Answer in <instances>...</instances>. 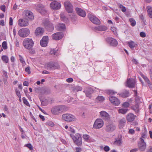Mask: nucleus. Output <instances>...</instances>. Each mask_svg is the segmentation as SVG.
<instances>
[{
	"instance_id": "obj_5",
	"label": "nucleus",
	"mask_w": 152,
	"mask_h": 152,
	"mask_svg": "<svg viewBox=\"0 0 152 152\" xmlns=\"http://www.w3.org/2000/svg\"><path fill=\"white\" fill-rule=\"evenodd\" d=\"M72 137L74 143L77 145L80 146L82 144V137L80 134H76L75 136H72Z\"/></svg>"
},
{
	"instance_id": "obj_12",
	"label": "nucleus",
	"mask_w": 152,
	"mask_h": 152,
	"mask_svg": "<svg viewBox=\"0 0 152 152\" xmlns=\"http://www.w3.org/2000/svg\"><path fill=\"white\" fill-rule=\"evenodd\" d=\"M109 99L113 104L115 106H118L120 103V100L117 97L114 96L109 97Z\"/></svg>"
},
{
	"instance_id": "obj_44",
	"label": "nucleus",
	"mask_w": 152,
	"mask_h": 152,
	"mask_svg": "<svg viewBox=\"0 0 152 152\" xmlns=\"http://www.w3.org/2000/svg\"><path fill=\"white\" fill-rule=\"evenodd\" d=\"M121 143L122 142L120 140H116L114 142V144L118 145H120L121 144Z\"/></svg>"
},
{
	"instance_id": "obj_32",
	"label": "nucleus",
	"mask_w": 152,
	"mask_h": 152,
	"mask_svg": "<svg viewBox=\"0 0 152 152\" xmlns=\"http://www.w3.org/2000/svg\"><path fill=\"white\" fill-rule=\"evenodd\" d=\"M107 93L110 95H111L115 94L117 92L113 90H108L106 91Z\"/></svg>"
},
{
	"instance_id": "obj_31",
	"label": "nucleus",
	"mask_w": 152,
	"mask_h": 152,
	"mask_svg": "<svg viewBox=\"0 0 152 152\" xmlns=\"http://www.w3.org/2000/svg\"><path fill=\"white\" fill-rule=\"evenodd\" d=\"M1 59L5 63H8L9 59L8 57L6 55H3L1 56Z\"/></svg>"
},
{
	"instance_id": "obj_23",
	"label": "nucleus",
	"mask_w": 152,
	"mask_h": 152,
	"mask_svg": "<svg viewBox=\"0 0 152 152\" xmlns=\"http://www.w3.org/2000/svg\"><path fill=\"white\" fill-rule=\"evenodd\" d=\"M93 90L90 87L86 88L84 92L86 94V95L87 96L89 97L90 98L91 97V94L93 92Z\"/></svg>"
},
{
	"instance_id": "obj_33",
	"label": "nucleus",
	"mask_w": 152,
	"mask_h": 152,
	"mask_svg": "<svg viewBox=\"0 0 152 152\" xmlns=\"http://www.w3.org/2000/svg\"><path fill=\"white\" fill-rule=\"evenodd\" d=\"M83 139L86 142H89L90 141V137L87 134H84L83 135Z\"/></svg>"
},
{
	"instance_id": "obj_49",
	"label": "nucleus",
	"mask_w": 152,
	"mask_h": 152,
	"mask_svg": "<svg viewBox=\"0 0 152 152\" xmlns=\"http://www.w3.org/2000/svg\"><path fill=\"white\" fill-rule=\"evenodd\" d=\"M25 71L26 72H27L28 74H30L31 73L30 67L29 66H28L25 69Z\"/></svg>"
},
{
	"instance_id": "obj_35",
	"label": "nucleus",
	"mask_w": 152,
	"mask_h": 152,
	"mask_svg": "<svg viewBox=\"0 0 152 152\" xmlns=\"http://www.w3.org/2000/svg\"><path fill=\"white\" fill-rule=\"evenodd\" d=\"M19 60L20 62L22 64L23 66H25L26 64V62L24 60L23 57L20 55H19Z\"/></svg>"
},
{
	"instance_id": "obj_1",
	"label": "nucleus",
	"mask_w": 152,
	"mask_h": 152,
	"mask_svg": "<svg viewBox=\"0 0 152 152\" xmlns=\"http://www.w3.org/2000/svg\"><path fill=\"white\" fill-rule=\"evenodd\" d=\"M34 42L31 39L26 38L23 40V45L26 49L30 50L33 47Z\"/></svg>"
},
{
	"instance_id": "obj_28",
	"label": "nucleus",
	"mask_w": 152,
	"mask_h": 152,
	"mask_svg": "<svg viewBox=\"0 0 152 152\" xmlns=\"http://www.w3.org/2000/svg\"><path fill=\"white\" fill-rule=\"evenodd\" d=\"M131 109L134 110L136 113H138L139 111L138 104H137L133 105L131 107Z\"/></svg>"
},
{
	"instance_id": "obj_24",
	"label": "nucleus",
	"mask_w": 152,
	"mask_h": 152,
	"mask_svg": "<svg viewBox=\"0 0 152 152\" xmlns=\"http://www.w3.org/2000/svg\"><path fill=\"white\" fill-rule=\"evenodd\" d=\"M126 123V120L124 118L121 119L119 123V127L121 129L123 128Z\"/></svg>"
},
{
	"instance_id": "obj_54",
	"label": "nucleus",
	"mask_w": 152,
	"mask_h": 152,
	"mask_svg": "<svg viewBox=\"0 0 152 152\" xmlns=\"http://www.w3.org/2000/svg\"><path fill=\"white\" fill-rule=\"evenodd\" d=\"M104 150L105 151L107 152V151H109V150H110V148L109 146H106L104 147Z\"/></svg>"
},
{
	"instance_id": "obj_48",
	"label": "nucleus",
	"mask_w": 152,
	"mask_h": 152,
	"mask_svg": "<svg viewBox=\"0 0 152 152\" xmlns=\"http://www.w3.org/2000/svg\"><path fill=\"white\" fill-rule=\"evenodd\" d=\"M47 124L51 127H53L54 126V124L53 122L52 121H48L47 122Z\"/></svg>"
},
{
	"instance_id": "obj_9",
	"label": "nucleus",
	"mask_w": 152,
	"mask_h": 152,
	"mask_svg": "<svg viewBox=\"0 0 152 152\" xmlns=\"http://www.w3.org/2000/svg\"><path fill=\"white\" fill-rule=\"evenodd\" d=\"M140 141L138 143V147L139 150L141 151H144L146 148V144L144 140L142 138H140Z\"/></svg>"
},
{
	"instance_id": "obj_64",
	"label": "nucleus",
	"mask_w": 152,
	"mask_h": 152,
	"mask_svg": "<svg viewBox=\"0 0 152 152\" xmlns=\"http://www.w3.org/2000/svg\"><path fill=\"white\" fill-rule=\"evenodd\" d=\"M0 25L2 26H4V22L3 20H1L0 21Z\"/></svg>"
},
{
	"instance_id": "obj_58",
	"label": "nucleus",
	"mask_w": 152,
	"mask_h": 152,
	"mask_svg": "<svg viewBox=\"0 0 152 152\" xmlns=\"http://www.w3.org/2000/svg\"><path fill=\"white\" fill-rule=\"evenodd\" d=\"M69 130L72 133H75V130L71 126L69 127Z\"/></svg>"
},
{
	"instance_id": "obj_6",
	"label": "nucleus",
	"mask_w": 152,
	"mask_h": 152,
	"mask_svg": "<svg viewBox=\"0 0 152 152\" xmlns=\"http://www.w3.org/2000/svg\"><path fill=\"white\" fill-rule=\"evenodd\" d=\"M29 33V30L28 29L25 28L20 29L18 32V34L19 36L22 37H27Z\"/></svg>"
},
{
	"instance_id": "obj_42",
	"label": "nucleus",
	"mask_w": 152,
	"mask_h": 152,
	"mask_svg": "<svg viewBox=\"0 0 152 152\" xmlns=\"http://www.w3.org/2000/svg\"><path fill=\"white\" fill-rule=\"evenodd\" d=\"M129 21L130 22L131 25L132 26H134L136 25V21L133 18L129 19Z\"/></svg>"
},
{
	"instance_id": "obj_52",
	"label": "nucleus",
	"mask_w": 152,
	"mask_h": 152,
	"mask_svg": "<svg viewBox=\"0 0 152 152\" xmlns=\"http://www.w3.org/2000/svg\"><path fill=\"white\" fill-rule=\"evenodd\" d=\"M111 30L114 33V34H115L116 32V28L114 27H112L111 28Z\"/></svg>"
},
{
	"instance_id": "obj_3",
	"label": "nucleus",
	"mask_w": 152,
	"mask_h": 152,
	"mask_svg": "<svg viewBox=\"0 0 152 152\" xmlns=\"http://www.w3.org/2000/svg\"><path fill=\"white\" fill-rule=\"evenodd\" d=\"M46 67L47 69H58L60 66L57 63L50 62L47 64Z\"/></svg>"
},
{
	"instance_id": "obj_18",
	"label": "nucleus",
	"mask_w": 152,
	"mask_h": 152,
	"mask_svg": "<svg viewBox=\"0 0 152 152\" xmlns=\"http://www.w3.org/2000/svg\"><path fill=\"white\" fill-rule=\"evenodd\" d=\"M116 128L115 126L113 124L107 125L105 128L106 131L108 132H111L114 131Z\"/></svg>"
},
{
	"instance_id": "obj_50",
	"label": "nucleus",
	"mask_w": 152,
	"mask_h": 152,
	"mask_svg": "<svg viewBox=\"0 0 152 152\" xmlns=\"http://www.w3.org/2000/svg\"><path fill=\"white\" fill-rule=\"evenodd\" d=\"M15 92L16 95L19 98H20L21 95L20 91L16 89L15 90Z\"/></svg>"
},
{
	"instance_id": "obj_27",
	"label": "nucleus",
	"mask_w": 152,
	"mask_h": 152,
	"mask_svg": "<svg viewBox=\"0 0 152 152\" xmlns=\"http://www.w3.org/2000/svg\"><path fill=\"white\" fill-rule=\"evenodd\" d=\"M118 94L123 98H126L129 96V93L128 91L126 90L124 92Z\"/></svg>"
},
{
	"instance_id": "obj_63",
	"label": "nucleus",
	"mask_w": 152,
	"mask_h": 152,
	"mask_svg": "<svg viewBox=\"0 0 152 152\" xmlns=\"http://www.w3.org/2000/svg\"><path fill=\"white\" fill-rule=\"evenodd\" d=\"M129 132L131 134H133L134 133V130L132 129H130L129 130Z\"/></svg>"
},
{
	"instance_id": "obj_25",
	"label": "nucleus",
	"mask_w": 152,
	"mask_h": 152,
	"mask_svg": "<svg viewBox=\"0 0 152 152\" xmlns=\"http://www.w3.org/2000/svg\"><path fill=\"white\" fill-rule=\"evenodd\" d=\"M127 120L129 122H131L134 121V115L132 113L128 114L126 117Z\"/></svg>"
},
{
	"instance_id": "obj_34",
	"label": "nucleus",
	"mask_w": 152,
	"mask_h": 152,
	"mask_svg": "<svg viewBox=\"0 0 152 152\" xmlns=\"http://www.w3.org/2000/svg\"><path fill=\"white\" fill-rule=\"evenodd\" d=\"M128 110V109L126 108H121L119 109L118 111L119 113L124 114L126 113L127 112Z\"/></svg>"
},
{
	"instance_id": "obj_17",
	"label": "nucleus",
	"mask_w": 152,
	"mask_h": 152,
	"mask_svg": "<svg viewBox=\"0 0 152 152\" xmlns=\"http://www.w3.org/2000/svg\"><path fill=\"white\" fill-rule=\"evenodd\" d=\"M50 6L52 9L57 10L60 9L61 6L60 3L56 1H54L50 4Z\"/></svg>"
},
{
	"instance_id": "obj_45",
	"label": "nucleus",
	"mask_w": 152,
	"mask_h": 152,
	"mask_svg": "<svg viewBox=\"0 0 152 152\" xmlns=\"http://www.w3.org/2000/svg\"><path fill=\"white\" fill-rule=\"evenodd\" d=\"M23 102L24 104L26 105L27 106H30V104L28 102L27 99H26L25 97L23 98Z\"/></svg>"
},
{
	"instance_id": "obj_47",
	"label": "nucleus",
	"mask_w": 152,
	"mask_h": 152,
	"mask_svg": "<svg viewBox=\"0 0 152 152\" xmlns=\"http://www.w3.org/2000/svg\"><path fill=\"white\" fill-rule=\"evenodd\" d=\"M129 106V103L127 102H124L122 104V106L125 107H128Z\"/></svg>"
},
{
	"instance_id": "obj_21",
	"label": "nucleus",
	"mask_w": 152,
	"mask_h": 152,
	"mask_svg": "<svg viewBox=\"0 0 152 152\" xmlns=\"http://www.w3.org/2000/svg\"><path fill=\"white\" fill-rule=\"evenodd\" d=\"M100 115L101 117L105 119L108 120L110 118V116L109 114L106 112L102 111L100 112Z\"/></svg>"
},
{
	"instance_id": "obj_8",
	"label": "nucleus",
	"mask_w": 152,
	"mask_h": 152,
	"mask_svg": "<svg viewBox=\"0 0 152 152\" xmlns=\"http://www.w3.org/2000/svg\"><path fill=\"white\" fill-rule=\"evenodd\" d=\"M64 7L67 12L69 13H72L73 12V6L71 3L69 1L64 2Z\"/></svg>"
},
{
	"instance_id": "obj_41",
	"label": "nucleus",
	"mask_w": 152,
	"mask_h": 152,
	"mask_svg": "<svg viewBox=\"0 0 152 152\" xmlns=\"http://www.w3.org/2000/svg\"><path fill=\"white\" fill-rule=\"evenodd\" d=\"M44 6L42 4H38L36 7L37 9L38 10H42L43 9Z\"/></svg>"
},
{
	"instance_id": "obj_26",
	"label": "nucleus",
	"mask_w": 152,
	"mask_h": 152,
	"mask_svg": "<svg viewBox=\"0 0 152 152\" xmlns=\"http://www.w3.org/2000/svg\"><path fill=\"white\" fill-rule=\"evenodd\" d=\"M56 28L57 30L61 31L65 29V26L64 24L59 23L56 25Z\"/></svg>"
},
{
	"instance_id": "obj_57",
	"label": "nucleus",
	"mask_w": 152,
	"mask_h": 152,
	"mask_svg": "<svg viewBox=\"0 0 152 152\" xmlns=\"http://www.w3.org/2000/svg\"><path fill=\"white\" fill-rule=\"evenodd\" d=\"M26 146L30 150H32L33 149L32 145L31 144H28L26 145Z\"/></svg>"
},
{
	"instance_id": "obj_4",
	"label": "nucleus",
	"mask_w": 152,
	"mask_h": 152,
	"mask_svg": "<svg viewBox=\"0 0 152 152\" xmlns=\"http://www.w3.org/2000/svg\"><path fill=\"white\" fill-rule=\"evenodd\" d=\"M43 23L48 31H51L54 30L53 26L48 19H45L43 20Z\"/></svg>"
},
{
	"instance_id": "obj_43",
	"label": "nucleus",
	"mask_w": 152,
	"mask_h": 152,
	"mask_svg": "<svg viewBox=\"0 0 152 152\" xmlns=\"http://www.w3.org/2000/svg\"><path fill=\"white\" fill-rule=\"evenodd\" d=\"M42 104L43 106H45L47 105L48 104V101L47 99H45L44 100L41 101Z\"/></svg>"
},
{
	"instance_id": "obj_13",
	"label": "nucleus",
	"mask_w": 152,
	"mask_h": 152,
	"mask_svg": "<svg viewBox=\"0 0 152 152\" xmlns=\"http://www.w3.org/2000/svg\"><path fill=\"white\" fill-rule=\"evenodd\" d=\"M88 16L89 20L94 23L96 24H100V20L96 17L90 14H88Z\"/></svg>"
},
{
	"instance_id": "obj_36",
	"label": "nucleus",
	"mask_w": 152,
	"mask_h": 152,
	"mask_svg": "<svg viewBox=\"0 0 152 152\" xmlns=\"http://www.w3.org/2000/svg\"><path fill=\"white\" fill-rule=\"evenodd\" d=\"M141 76L143 78L145 81L147 83L148 82H149L150 80L148 79V78L145 76L142 73H140Z\"/></svg>"
},
{
	"instance_id": "obj_19",
	"label": "nucleus",
	"mask_w": 152,
	"mask_h": 152,
	"mask_svg": "<svg viewBox=\"0 0 152 152\" xmlns=\"http://www.w3.org/2000/svg\"><path fill=\"white\" fill-rule=\"evenodd\" d=\"M24 14L25 15V18L29 20H32L34 18V16L32 12L29 10H26L24 12Z\"/></svg>"
},
{
	"instance_id": "obj_10",
	"label": "nucleus",
	"mask_w": 152,
	"mask_h": 152,
	"mask_svg": "<svg viewBox=\"0 0 152 152\" xmlns=\"http://www.w3.org/2000/svg\"><path fill=\"white\" fill-rule=\"evenodd\" d=\"M18 25L21 27H25L28 26L29 24V20L26 18L20 19L18 21Z\"/></svg>"
},
{
	"instance_id": "obj_59",
	"label": "nucleus",
	"mask_w": 152,
	"mask_h": 152,
	"mask_svg": "<svg viewBox=\"0 0 152 152\" xmlns=\"http://www.w3.org/2000/svg\"><path fill=\"white\" fill-rule=\"evenodd\" d=\"M73 79L72 78H69L66 80V81L68 83H71L73 81Z\"/></svg>"
},
{
	"instance_id": "obj_2",
	"label": "nucleus",
	"mask_w": 152,
	"mask_h": 152,
	"mask_svg": "<svg viewBox=\"0 0 152 152\" xmlns=\"http://www.w3.org/2000/svg\"><path fill=\"white\" fill-rule=\"evenodd\" d=\"M62 118L64 121L67 122L73 121L76 119L74 115L69 113L64 114L62 116Z\"/></svg>"
},
{
	"instance_id": "obj_20",
	"label": "nucleus",
	"mask_w": 152,
	"mask_h": 152,
	"mask_svg": "<svg viewBox=\"0 0 152 152\" xmlns=\"http://www.w3.org/2000/svg\"><path fill=\"white\" fill-rule=\"evenodd\" d=\"M75 10L77 14L79 16L84 17L86 15V12L82 9L78 7L75 9Z\"/></svg>"
},
{
	"instance_id": "obj_61",
	"label": "nucleus",
	"mask_w": 152,
	"mask_h": 152,
	"mask_svg": "<svg viewBox=\"0 0 152 152\" xmlns=\"http://www.w3.org/2000/svg\"><path fill=\"white\" fill-rule=\"evenodd\" d=\"M147 152H152V147H149L148 148L147 151Z\"/></svg>"
},
{
	"instance_id": "obj_29",
	"label": "nucleus",
	"mask_w": 152,
	"mask_h": 152,
	"mask_svg": "<svg viewBox=\"0 0 152 152\" xmlns=\"http://www.w3.org/2000/svg\"><path fill=\"white\" fill-rule=\"evenodd\" d=\"M147 9L149 17L152 18V7L151 6H148L147 7Z\"/></svg>"
},
{
	"instance_id": "obj_11",
	"label": "nucleus",
	"mask_w": 152,
	"mask_h": 152,
	"mask_svg": "<svg viewBox=\"0 0 152 152\" xmlns=\"http://www.w3.org/2000/svg\"><path fill=\"white\" fill-rule=\"evenodd\" d=\"M135 83L136 81L134 79L130 78L127 80L126 86L129 88H133L135 87Z\"/></svg>"
},
{
	"instance_id": "obj_7",
	"label": "nucleus",
	"mask_w": 152,
	"mask_h": 152,
	"mask_svg": "<svg viewBox=\"0 0 152 152\" xmlns=\"http://www.w3.org/2000/svg\"><path fill=\"white\" fill-rule=\"evenodd\" d=\"M104 122L101 119H97L95 121L94 125L93 128L95 129H99L102 128L104 125Z\"/></svg>"
},
{
	"instance_id": "obj_38",
	"label": "nucleus",
	"mask_w": 152,
	"mask_h": 152,
	"mask_svg": "<svg viewBox=\"0 0 152 152\" xmlns=\"http://www.w3.org/2000/svg\"><path fill=\"white\" fill-rule=\"evenodd\" d=\"M119 7L121 9V10L124 12H125L126 11V7L122 4H120L118 5Z\"/></svg>"
},
{
	"instance_id": "obj_30",
	"label": "nucleus",
	"mask_w": 152,
	"mask_h": 152,
	"mask_svg": "<svg viewBox=\"0 0 152 152\" xmlns=\"http://www.w3.org/2000/svg\"><path fill=\"white\" fill-rule=\"evenodd\" d=\"M96 29L99 31H104L106 30L107 28L104 26H100L97 27Z\"/></svg>"
},
{
	"instance_id": "obj_51",
	"label": "nucleus",
	"mask_w": 152,
	"mask_h": 152,
	"mask_svg": "<svg viewBox=\"0 0 152 152\" xmlns=\"http://www.w3.org/2000/svg\"><path fill=\"white\" fill-rule=\"evenodd\" d=\"M74 89L75 90L78 91H81L82 90V88L80 86H77Z\"/></svg>"
},
{
	"instance_id": "obj_46",
	"label": "nucleus",
	"mask_w": 152,
	"mask_h": 152,
	"mask_svg": "<svg viewBox=\"0 0 152 152\" xmlns=\"http://www.w3.org/2000/svg\"><path fill=\"white\" fill-rule=\"evenodd\" d=\"M2 46L3 48L4 49L6 50L7 49V42L6 41H4L2 43Z\"/></svg>"
},
{
	"instance_id": "obj_16",
	"label": "nucleus",
	"mask_w": 152,
	"mask_h": 152,
	"mask_svg": "<svg viewBox=\"0 0 152 152\" xmlns=\"http://www.w3.org/2000/svg\"><path fill=\"white\" fill-rule=\"evenodd\" d=\"M64 36V34L62 32L56 33L52 35V38L53 39L58 40L61 39Z\"/></svg>"
},
{
	"instance_id": "obj_22",
	"label": "nucleus",
	"mask_w": 152,
	"mask_h": 152,
	"mask_svg": "<svg viewBox=\"0 0 152 152\" xmlns=\"http://www.w3.org/2000/svg\"><path fill=\"white\" fill-rule=\"evenodd\" d=\"M44 31V29L43 28L39 27L36 29L35 33L36 36H41L43 35Z\"/></svg>"
},
{
	"instance_id": "obj_60",
	"label": "nucleus",
	"mask_w": 152,
	"mask_h": 152,
	"mask_svg": "<svg viewBox=\"0 0 152 152\" xmlns=\"http://www.w3.org/2000/svg\"><path fill=\"white\" fill-rule=\"evenodd\" d=\"M13 19L12 17H10V18L9 25H12L13 24Z\"/></svg>"
},
{
	"instance_id": "obj_55",
	"label": "nucleus",
	"mask_w": 152,
	"mask_h": 152,
	"mask_svg": "<svg viewBox=\"0 0 152 152\" xmlns=\"http://www.w3.org/2000/svg\"><path fill=\"white\" fill-rule=\"evenodd\" d=\"M0 8L4 12H5L6 7L5 5H3L1 6L0 7Z\"/></svg>"
},
{
	"instance_id": "obj_56",
	"label": "nucleus",
	"mask_w": 152,
	"mask_h": 152,
	"mask_svg": "<svg viewBox=\"0 0 152 152\" xmlns=\"http://www.w3.org/2000/svg\"><path fill=\"white\" fill-rule=\"evenodd\" d=\"M140 36L142 37H144L146 36V34L145 32H142L140 33Z\"/></svg>"
},
{
	"instance_id": "obj_37",
	"label": "nucleus",
	"mask_w": 152,
	"mask_h": 152,
	"mask_svg": "<svg viewBox=\"0 0 152 152\" xmlns=\"http://www.w3.org/2000/svg\"><path fill=\"white\" fill-rule=\"evenodd\" d=\"M40 44L41 46L42 47H45L47 46V44L48 43L47 41H43L42 40H41L40 41Z\"/></svg>"
},
{
	"instance_id": "obj_15",
	"label": "nucleus",
	"mask_w": 152,
	"mask_h": 152,
	"mask_svg": "<svg viewBox=\"0 0 152 152\" xmlns=\"http://www.w3.org/2000/svg\"><path fill=\"white\" fill-rule=\"evenodd\" d=\"M62 110V107L61 106L55 107L52 108L51 111L52 113L54 114H58Z\"/></svg>"
},
{
	"instance_id": "obj_39",
	"label": "nucleus",
	"mask_w": 152,
	"mask_h": 152,
	"mask_svg": "<svg viewBox=\"0 0 152 152\" xmlns=\"http://www.w3.org/2000/svg\"><path fill=\"white\" fill-rule=\"evenodd\" d=\"M129 46L131 48H133L135 47V45L134 42L133 41L128 42Z\"/></svg>"
},
{
	"instance_id": "obj_40",
	"label": "nucleus",
	"mask_w": 152,
	"mask_h": 152,
	"mask_svg": "<svg viewBox=\"0 0 152 152\" xmlns=\"http://www.w3.org/2000/svg\"><path fill=\"white\" fill-rule=\"evenodd\" d=\"M96 99L97 100L100 102H102L104 101L105 99L102 96H98Z\"/></svg>"
},
{
	"instance_id": "obj_53",
	"label": "nucleus",
	"mask_w": 152,
	"mask_h": 152,
	"mask_svg": "<svg viewBox=\"0 0 152 152\" xmlns=\"http://www.w3.org/2000/svg\"><path fill=\"white\" fill-rule=\"evenodd\" d=\"M48 36H44L43 37L42 39V40L43 41H47L48 42Z\"/></svg>"
},
{
	"instance_id": "obj_14",
	"label": "nucleus",
	"mask_w": 152,
	"mask_h": 152,
	"mask_svg": "<svg viewBox=\"0 0 152 152\" xmlns=\"http://www.w3.org/2000/svg\"><path fill=\"white\" fill-rule=\"evenodd\" d=\"M106 41L111 45L115 46L118 44V42L116 39L111 37H108L106 39Z\"/></svg>"
},
{
	"instance_id": "obj_62",
	"label": "nucleus",
	"mask_w": 152,
	"mask_h": 152,
	"mask_svg": "<svg viewBox=\"0 0 152 152\" xmlns=\"http://www.w3.org/2000/svg\"><path fill=\"white\" fill-rule=\"evenodd\" d=\"M148 85L150 89L152 91V84H151L150 81L148 83Z\"/></svg>"
}]
</instances>
